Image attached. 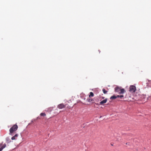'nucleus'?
Here are the masks:
<instances>
[{"mask_svg": "<svg viewBox=\"0 0 151 151\" xmlns=\"http://www.w3.org/2000/svg\"><path fill=\"white\" fill-rule=\"evenodd\" d=\"M18 128V126L15 124L13 126L9 129L10 134L12 135V134L17 130Z\"/></svg>", "mask_w": 151, "mask_h": 151, "instance_id": "1", "label": "nucleus"}, {"mask_svg": "<svg viewBox=\"0 0 151 151\" xmlns=\"http://www.w3.org/2000/svg\"><path fill=\"white\" fill-rule=\"evenodd\" d=\"M136 90V88L134 86H130L129 87V91L130 92L133 93Z\"/></svg>", "mask_w": 151, "mask_h": 151, "instance_id": "2", "label": "nucleus"}, {"mask_svg": "<svg viewBox=\"0 0 151 151\" xmlns=\"http://www.w3.org/2000/svg\"><path fill=\"white\" fill-rule=\"evenodd\" d=\"M124 97V96L123 95H121L120 96L117 95V96H115L114 95L113 96H111V99H115L117 98L120 97L121 99H122V98Z\"/></svg>", "mask_w": 151, "mask_h": 151, "instance_id": "3", "label": "nucleus"}, {"mask_svg": "<svg viewBox=\"0 0 151 151\" xmlns=\"http://www.w3.org/2000/svg\"><path fill=\"white\" fill-rule=\"evenodd\" d=\"M6 146V145L5 144H4L3 145H2V144H0V151H1Z\"/></svg>", "mask_w": 151, "mask_h": 151, "instance_id": "4", "label": "nucleus"}, {"mask_svg": "<svg viewBox=\"0 0 151 151\" xmlns=\"http://www.w3.org/2000/svg\"><path fill=\"white\" fill-rule=\"evenodd\" d=\"M65 107V106L63 104H61L58 105V107L60 109L64 108Z\"/></svg>", "mask_w": 151, "mask_h": 151, "instance_id": "5", "label": "nucleus"}, {"mask_svg": "<svg viewBox=\"0 0 151 151\" xmlns=\"http://www.w3.org/2000/svg\"><path fill=\"white\" fill-rule=\"evenodd\" d=\"M107 99H105L104 100H103L101 101L100 103V104L101 105H103L104 104L106 103L107 101Z\"/></svg>", "mask_w": 151, "mask_h": 151, "instance_id": "6", "label": "nucleus"}, {"mask_svg": "<svg viewBox=\"0 0 151 151\" xmlns=\"http://www.w3.org/2000/svg\"><path fill=\"white\" fill-rule=\"evenodd\" d=\"M18 136V134H16L14 136L11 138V139L12 140H15L17 139Z\"/></svg>", "mask_w": 151, "mask_h": 151, "instance_id": "7", "label": "nucleus"}, {"mask_svg": "<svg viewBox=\"0 0 151 151\" xmlns=\"http://www.w3.org/2000/svg\"><path fill=\"white\" fill-rule=\"evenodd\" d=\"M121 88L119 87H116L115 88V91L116 92H119L120 91Z\"/></svg>", "mask_w": 151, "mask_h": 151, "instance_id": "8", "label": "nucleus"}, {"mask_svg": "<svg viewBox=\"0 0 151 151\" xmlns=\"http://www.w3.org/2000/svg\"><path fill=\"white\" fill-rule=\"evenodd\" d=\"M125 92V90L124 88L120 89V91L119 92V94H122L124 93Z\"/></svg>", "mask_w": 151, "mask_h": 151, "instance_id": "9", "label": "nucleus"}, {"mask_svg": "<svg viewBox=\"0 0 151 151\" xmlns=\"http://www.w3.org/2000/svg\"><path fill=\"white\" fill-rule=\"evenodd\" d=\"M94 96L93 93L92 92H90V95H89V97L91 98L93 96Z\"/></svg>", "mask_w": 151, "mask_h": 151, "instance_id": "10", "label": "nucleus"}, {"mask_svg": "<svg viewBox=\"0 0 151 151\" xmlns=\"http://www.w3.org/2000/svg\"><path fill=\"white\" fill-rule=\"evenodd\" d=\"M87 101L89 102H93V99H92L88 98Z\"/></svg>", "mask_w": 151, "mask_h": 151, "instance_id": "11", "label": "nucleus"}, {"mask_svg": "<svg viewBox=\"0 0 151 151\" xmlns=\"http://www.w3.org/2000/svg\"><path fill=\"white\" fill-rule=\"evenodd\" d=\"M6 139L7 143H9L11 142V140L9 137L6 138Z\"/></svg>", "mask_w": 151, "mask_h": 151, "instance_id": "12", "label": "nucleus"}, {"mask_svg": "<svg viewBox=\"0 0 151 151\" xmlns=\"http://www.w3.org/2000/svg\"><path fill=\"white\" fill-rule=\"evenodd\" d=\"M40 115L41 116H46V114L45 113H42L40 114Z\"/></svg>", "mask_w": 151, "mask_h": 151, "instance_id": "13", "label": "nucleus"}, {"mask_svg": "<svg viewBox=\"0 0 151 151\" xmlns=\"http://www.w3.org/2000/svg\"><path fill=\"white\" fill-rule=\"evenodd\" d=\"M102 91H103V93L104 94H106L107 92V91H106L104 89H103L102 90Z\"/></svg>", "mask_w": 151, "mask_h": 151, "instance_id": "14", "label": "nucleus"}, {"mask_svg": "<svg viewBox=\"0 0 151 151\" xmlns=\"http://www.w3.org/2000/svg\"><path fill=\"white\" fill-rule=\"evenodd\" d=\"M102 99H104V97H102Z\"/></svg>", "mask_w": 151, "mask_h": 151, "instance_id": "15", "label": "nucleus"}]
</instances>
